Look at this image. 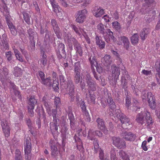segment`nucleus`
I'll use <instances>...</instances> for the list:
<instances>
[{
  "mask_svg": "<svg viewBox=\"0 0 160 160\" xmlns=\"http://www.w3.org/2000/svg\"><path fill=\"white\" fill-rule=\"evenodd\" d=\"M10 79H9V78L7 80H6V82H5V86H3L4 87V88H5L9 85H10V86L11 87V88L13 89H15L16 88V85L13 83L11 82Z\"/></svg>",
  "mask_w": 160,
  "mask_h": 160,
  "instance_id": "37",
  "label": "nucleus"
},
{
  "mask_svg": "<svg viewBox=\"0 0 160 160\" xmlns=\"http://www.w3.org/2000/svg\"><path fill=\"white\" fill-rule=\"evenodd\" d=\"M46 34L45 36L44 41L46 43L48 42V43L50 42H51L53 40H54V38L53 37L50 38L49 36L50 32L48 31L46 29H45Z\"/></svg>",
  "mask_w": 160,
  "mask_h": 160,
  "instance_id": "28",
  "label": "nucleus"
},
{
  "mask_svg": "<svg viewBox=\"0 0 160 160\" xmlns=\"http://www.w3.org/2000/svg\"><path fill=\"white\" fill-rule=\"evenodd\" d=\"M101 61L103 62L105 65H110L112 62L110 56L109 55H106L101 59Z\"/></svg>",
  "mask_w": 160,
  "mask_h": 160,
  "instance_id": "23",
  "label": "nucleus"
},
{
  "mask_svg": "<svg viewBox=\"0 0 160 160\" xmlns=\"http://www.w3.org/2000/svg\"><path fill=\"white\" fill-rule=\"evenodd\" d=\"M80 72L75 73L74 75V81L76 83H78L80 81Z\"/></svg>",
  "mask_w": 160,
  "mask_h": 160,
  "instance_id": "48",
  "label": "nucleus"
},
{
  "mask_svg": "<svg viewBox=\"0 0 160 160\" xmlns=\"http://www.w3.org/2000/svg\"><path fill=\"white\" fill-rule=\"evenodd\" d=\"M74 47L76 52L78 53L80 56H82V55L83 50L81 44L78 43L76 44Z\"/></svg>",
  "mask_w": 160,
  "mask_h": 160,
  "instance_id": "33",
  "label": "nucleus"
},
{
  "mask_svg": "<svg viewBox=\"0 0 160 160\" xmlns=\"http://www.w3.org/2000/svg\"><path fill=\"white\" fill-rule=\"evenodd\" d=\"M59 82L57 81H54L53 83L52 84V87L54 91H57L59 89Z\"/></svg>",
  "mask_w": 160,
  "mask_h": 160,
  "instance_id": "55",
  "label": "nucleus"
},
{
  "mask_svg": "<svg viewBox=\"0 0 160 160\" xmlns=\"http://www.w3.org/2000/svg\"><path fill=\"white\" fill-rule=\"evenodd\" d=\"M83 113L84 115V118L86 121L88 122H90L91 121V118L88 111H86Z\"/></svg>",
  "mask_w": 160,
  "mask_h": 160,
  "instance_id": "54",
  "label": "nucleus"
},
{
  "mask_svg": "<svg viewBox=\"0 0 160 160\" xmlns=\"http://www.w3.org/2000/svg\"><path fill=\"white\" fill-rule=\"evenodd\" d=\"M44 106H45L47 111L48 114L50 115H51V108L50 107L49 104L48 103V100L47 101H45V102H43Z\"/></svg>",
  "mask_w": 160,
  "mask_h": 160,
  "instance_id": "46",
  "label": "nucleus"
},
{
  "mask_svg": "<svg viewBox=\"0 0 160 160\" xmlns=\"http://www.w3.org/2000/svg\"><path fill=\"white\" fill-rule=\"evenodd\" d=\"M92 13L93 15L96 18L101 17L104 13V10L102 9L100 7H94Z\"/></svg>",
  "mask_w": 160,
  "mask_h": 160,
  "instance_id": "14",
  "label": "nucleus"
},
{
  "mask_svg": "<svg viewBox=\"0 0 160 160\" xmlns=\"http://www.w3.org/2000/svg\"><path fill=\"white\" fill-rule=\"evenodd\" d=\"M106 100V101H105V102H107L109 105L114 102L112 98L110 96H108Z\"/></svg>",
  "mask_w": 160,
  "mask_h": 160,
  "instance_id": "64",
  "label": "nucleus"
},
{
  "mask_svg": "<svg viewBox=\"0 0 160 160\" xmlns=\"http://www.w3.org/2000/svg\"><path fill=\"white\" fill-rule=\"evenodd\" d=\"M89 60L90 62L92 67H93L94 66L96 67L98 65L95 56L92 57V59L91 57H90L89 58Z\"/></svg>",
  "mask_w": 160,
  "mask_h": 160,
  "instance_id": "45",
  "label": "nucleus"
},
{
  "mask_svg": "<svg viewBox=\"0 0 160 160\" xmlns=\"http://www.w3.org/2000/svg\"><path fill=\"white\" fill-rule=\"evenodd\" d=\"M51 155L53 157H56L58 156V151L57 148L55 146L52 145L51 146Z\"/></svg>",
  "mask_w": 160,
  "mask_h": 160,
  "instance_id": "31",
  "label": "nucleus"
},
{
  "mask_svg": "<svg viewBox=\"0 0 160 160\" xmlns=\"http://www.w3.org/2000/svg\"><path fill=\"white\" fill-rule=\"evenodd\" d=\"M28 32L29 35V39L35 42V40L37 36L36 33L33 32L32 29H29L28 30Z\"/></svg>",
  "mask_w": 160,
  "mask_h": 160,
  "instance_id": "26",
  "label": "nucleus"
},
{
  "mask_svg": "<svg viewBox=\"0 0 160 160\" xmlns=\"http://www.w3.org/2000/svg\"><path fill=\"white\" fill-rule=\"evenodd\" d=\"M10 122L6 119H3L2 120L1 126L3 132L6 137H8L10 135Z\"/></svg>",
  "mask_w": 160,
  "mask_h": 160,
  "instance_id": "5",
  "label": "nucleus"
},
{
  "mask_svg": "<svg viewBox=\"0 0 160 160\" xmlns=\"http://www.w3.org/2000/svg\"><path fill=\"white\" fill-rule=\"evenodd\" d=\"M147 142L146 140L144 141L142 143L141 147L144 151H147L148 150V147L146 145Z\"/></svg>",
  "mask_w": 160,
  "mask_h": 160,
  "instance_id": "60",
  "label": "nucleus"
},
{
  "mask_svg": "<svg viewBox=\"0 0 160 160\" xmlns=\"http://www.w3.org/2000/svg\"><path fill=\"white\" fill-rule=\"evenodd\" d=\"M51 77H48L46 78H44L42 81V83L48 86H51Z\"/></svg>",
  "mask_w": 160,
  "mask_h": 160,
  "instance_id": "43",
  "label": "nucleus"
},
{
  "mask_svg": "<svg viewBox=\"0 0 160 160\" xmlns=\"http://www.w3.org/2000/svg\"><path fill=\"white\" fill-rule=\"evenodd\" d=\"M8 73V70L7 68L4 67L0 69V79L3 85L5 86V82L9 78Z\"/></svg>",
  "mask_w": 160,
  "mask_h": 160,
  "instance_id": "8",
  "label": "nucleus"
},
{
  "mask_svg": "<svg viewBox=\"0 0 160 160\" xmlns=\"http://www.w3.org/2000/svg\"><path fill=\"white\" fill-rule=\"evenodd\" d=\"M111 71L112 76L114 78V82L116 84L120 74L119 68L116 66L113 65L111 67Z\"/></svg>",
  "mask_w": 160,
  "mask_h": 160,
  "instance_id": "10",
  "label": "nucleus"
},
{
  "mask_svg": "<svg viewBox=\"0 0 160 160\" xmlns=\"http://www.w3.org/2000/svg\"><path fill=\"white\" fill-rule=\"evenodd\" d=\"M97 29L100 33L102 34L103 37L107 42H108L111 40L112 41H115L113 32L109 29H105L104 28V25L102 24H98L97 26Z\"/></svg>",
  "mask_w": 160,
  "mask_h": 160,
  "instance_id": "2",
  "label": "nucleus"
},
{
  "mask_svg": "<svg viewBox=\"0 0 160 160\" xmlns=\"http://www.w3.org/2000/svg\"><path fill=\"white\" fill-rule=\"evenodd\" d=\"M119 41H121L123 43L124 47L127 50H128L129 48L130 42L128 38L125 36H122L118 38Z\"/></svg>",
  "mask_w": 160,
  "mask_h": 160,
  "instance_id": "18",
  "label": "nucleus"
},
{
  "mask_svg": "<svg viewBox=\"0 0 160 160\" xmlns=\"http://www.w3.org/2000/svg\"><path fill=\"white\" fill-rule=\"evenodd\" d=\"M150 32L149 29L145 28L142 29L140 33V36L142 40H145L147 37L148 34Z\"/></svg>",
  "mask_w": 160,
  "mask_h": 160,
  "instance_id": "25",
  "label": "nucleus"
},
{
  "mask_svg": "<svg viewBox=\"0 0 160 160\" xmlns=\"http://www.w3.org/2000/svg\"><path fill=\"white\" fill-rule=\"evenodd\" d=\"M71 27L72 30L74 31L76 34L79 36L82 35L84 36L87 34L84 30L82 28H78L74 24L71 25Z\"/></svg>",
  "mask_w": 160,
  "mask_h": 160,
  "instance_id": "17",
  "label": "nucleus"
},
{
  "mask_svg": "<svg viewBox=\"0 0 160 160\" xmlns=\"http://www.w3.org/2000/svg\"><path fill=\"white\" fill-rule=\"evenodd\" d=\"M47 56L44 53H43L42 57L40 60V64L42 67H45L47 64Z\"/></svg>",
  "mask_w": 160,
  "mask_h": 160,
  "instance_id": "32",
  "label": "nucleus"
},
{
  "mask_svg": "<svg viewBox=\"0 0 160 160\" xmlns=\"http://www.w3.org/2000/svg\"><path fill=\"white\" fill-rule=\"evenodd\" d=\"M37 102V100L35 99L33 96L30 97L29 100L28 109V113L30 116L31 117L33 116L34 112L33 110Z\"/></svg>",
  "mask_w": 160,
  "mask_h": 160,
  "instance_id": "6",
  "label": "nucleus"
},
{
  "mask_svg": "<svg viewBox=\"0 0 160 160\" xmlns=\"http://www.w3.org/2000/svg\"><path fill=\"white\" fill-rule=\"evenodd\" d=\"M94 132H92V131L91 130H89L88 131V138L89 139H90L91 140H92L93 139H94L95 140V139H96V138L94 139L93 138L94 136Z\"/></svg>",
  "mask_w": 160,
  "mask_h": 160,
  "instance_id": "52",
  "label": "nucleus"
},
{
  "mask_svg": "<svg viewBox=\"0 0 160 160\" xmlns=\"http://www.w3.org/2000/svg\"><path fill=\"white\" fill-rule=\"evenodd\" d=\"M58 52L60 54H64L65 52V45L62 43H60L58 46Z\"/></svg>",
  "mask_w": 160,
  "mask_h": 160,
  "instance_id": "47",
  "label": "nucleus"
},
{
  "mask_svg": "<svg viewBox=\"0 0 160 160\" xmlns=\"http://www.w3.org/2000/svg\"><path fill=\"white\" fill-rule=\"evenodd\" d=\"M113 28L117 31H119L121 28V26L119 22L117 21L113 22H112Z\"/></svg>",
  "mask_w": 160,
  "mask_h": 160,
  "instance_id": "41",
  "label": "nucleus"
},
{
  "mask_svg": "<svg viewBox=\"0 0 160 160\" xmlns=\"http://www.w3.org/2000/svg\"><path fill=\"white\" fill-rule=\"evenodd\" d=\"M131 97L128 95H127L125 100V105L126 107L128 108L130 105Z\"/></svg>",
  "mask_w": 160,
  "mask_h": 160,
  "instance_id": "50",
  "label": "nucleus"
},
{
  "mask_svg": "<svg viewBox=\"0 0 160 160\" xmlns=\"http://www.w3.org/2000/svg\"><path fill=\"white\" fill-rule=\"evenodd\" d=\"M96 122L98 123V128L101 130L104 129L105 126L103 119L100 118H98L97 119Z\"/></svg>",
  "mask_w": 160,
  "mask_h": 160,
  "instance_id": "29",
  "label": "nucleus"
},
{
  "mask_svg": "<svg viewBox=\"0 0 160 160\" xmlns=\"http://www.w3.org/2000/svg\"><path fill=\"white\" fill-rule=\"evenodd\" d=\"M87 13L88 11L86 9L77 11L75 15L76 22L79 23H83L86 18Z\"/></svg>",
  "mask_w": 160,
  "mask_h": 160,
  "instance_id": "4",
  "label": "nucleus"
},
{
  "mask_svg": "<svg viewBox=\"0 0 160 160\" xmlns=\"http://www.w3.org/2000/svg\"><path fill=\"white\" fill-rule=\"evenodd\" d=\"M158 85H157V84L155 82H152L151 84L152 89V90H159L160 89V82L158 83Z\"/></svg>",
  "mask_w": 160,
  "mask_h": 160,
  "instance_id": "51",
  "label": "nucleus"
},
{
  "mask_svg": "<svg viewBox=\"0 0 160 160\" xmlns=\"http://www.w3.org/2000/svg\"><path fill=\"white\" fill-rule=\"evenodd\" d=\"M81 67L80 62L75 63L74 66V71L75 73L80 72Z\"/></svg>",
  "mask_w": 160,
  "mask_h": 160,
  "instance_id": "42",
  "label": "nucleus"
},
{
  "mask_svg": "<svg viewBox=\"0 0 160 160\" xmlns=\"http://www.w3.org/2000/svg\"><path fill=\"white\" fill-rule=\"evenodd\" d=\"M85 78L89 90L95 91L97 89V85L96 83L92 81L90 74L87 73L86 75Z\"/></svg>",
  "mask_w": 160,
  "mask_h": 160,
  "instance_id": "7",
  "label": "nucleus"
},
{
  "mask_svg": "<svg viewBox=\"0 0 160 160\" xmlns=\"http://www.w3.org/2000/svg\"><path fill=\"white\" fill-rule=\"evenodd\" d=\"M116 112L115 116L120 120L122 123V127L123 129L128 128V126L130 125L131 122L128 118L122 113L119 109H116L115 110Z\"/></svg>",
  "mask_w": 160,
  "mask_h": 160,
  "instance_id": "3",
  "label": "nucleus"
},
{
  "mask_svg": "<svg viewBox=\"0 0 160 160\" xmlns=\"http://www.w3.org/2000/svg\"><path fill=\"white\" fill-rule=\"evenodd\" d=\"M13 73L16 77H20L22 75V71L21 68L16 67L14 68Z\"/></svg>",
  "mask_w": 160,
  "mask_h": 160,
  "instance_id": "24",
  "label": "nucleus"
},
{
  "mask_svg": "<svg viewBox=\"0 0 160 160\" xmlns=\"http://www.w3.org/2000/svg\"><path fill=\"white\" fill-rule=\"evenodd\" d=\"M54 104L57 109H59V110L60 111V112H58V113L59 115H60L62 113V108L60 98L58 97H55L54 99Z\"/></svg>",
  "mask_w": 160,
  "mask_h": 160,
  "instance_id": "19",
  "label": "nucleus"
},
{
  "mask_svg": "<svg viewBox=\"0 0 160 160\" xmlns=\"http://www.w3.org/2000/svg\"><path fill=\"white\" fill-rule=\"evenodd\" d=\"M58 121L59 119H56V121H54L53 119V122H50V129L52 132H54L55 131H58Z\"/></svg>",
  "mask_w": 160,
  "mask_h": 160,
  "instance_id": "22",
  "label": "nucleus"
},
{
  "mask_svg": "<svg viewBox=\"0 0 160 160\" xmlns=\"http://www.w3.org/2000/svg\"><path fill=\"white\" fill-rule=\"evenodd\" d=\"M62 6L65 8H69V4L66 0H60Z\"/></svg>",
  "mask_w": 160,
  "mask_h": 160,
  "instance_id": "53",
  "label": "nucleus"
},
{
  "mask_svg": "<svg viewBox=\"0 0 160 160\" xmlns=\"http://www.w3.org/2000/svg\"><path fill=\"white\" fill-rule=\"evenodd\" d=\"M112 144L115 146L116 147H119L120 148V146L119 145V143L120 140V138L119 137H113L112 138Z\"/></svg>",
  "mask_w": 160,
  "mask_h": 160,
  "instance_id": "40",
  "label": "nucleus"
},
{
  "mask_svg": "<svg viewBox=\"0 0 160 160\" xmlns=\"http://www.w3.org/2000/svg\"><path fill=\"white\" fill-rule=\"evenodd\" d=\"M25 157L26 160H31L32 158L31 152H24Z\"/></svg>",
  "mask_w": 160,
  "mask_h": 160,
  "instance_id": "57",
  "label": "nucleus"
},
{
  "mask_svg": "<svg viewBox=\"0 0 160 160\" xmlns=\"http://www.w3.org/2000/svg\"><path fill=\"white\" fill-rule=\"evenodd\" d=\"M136 121L141 125L145 123V125L148 128H151L153 122L150 113L147 110L142 111L136 116Z\"/></svg>",
  "mask_w": 160,
  "mask_h": 160,
  "instance_id": "1",
  "label": "nucleus"
},
{
  "mask_svg": "<svg viewBox=\"0 0 160 160\" xmlns=\"http://www.w3.org/2000/svg\"><path fill=\"white\" fill-rule=\"evenodd\" d=\"M22 157L21 152L18 149H17L15 151V158Z\"/></svg>",
  "mask_w": 160,
  "mask_h": 160,
  "instance_id": "63",
  "label": "nucleus"
},
{
  "mask_svg": "<svg viewBox=\"0 0 160 160\" xmlns=\"http://www.w3.org/2000/svg\"><path fill=\"white\" fill-rule=\"evenodd\" d=\"M121 136L126 141H133L135 139V137L134 134L131 132H122L121 135Z\"/></svg>",
  "mask_w": 160,
  "mask_h": 160,
  "instance_id": "13",
  "label": "nucleus"
},
{
  "mask_svg": "<svg viewBox=\"0 0 160 160\" xmlns=\"http://www.w3.org/2000/svg\"><path fill=\"white\" fill-rule=\"evenodd\" d=\"M156 70L158 73H157L156 74V76H158V77L160 78V62L158 63V62H157L156 63Z\"/></svg>",
  "mask_w": 160,
  "mask_h": 160,
  "instance_id": "58",
  "label": "nucleus"
},
{
  "mask_svg": "<svg viewBox=\"0 0 160 160\" xmlns=\"http://www.w3.org/2000/svg\"><path fill=\"white\" fill-rule=\"evenodd\" d=\"M67 88L68 89V94L70 98L71 101H73L74 99V86L72 81L71 80H68L67 82Z\"/></svg>",
  "mask_w": 160,
  "mask_h": 160,
  "instance_id": "9",
  "label": "nucleus"
},
{
  "mask_svg": "<svg viewBox=\"0 0 160 160\" xmlns=\"http://www.w3.org/2000/svg\"><path fill=\"white\" fill-rule=\"evenodd\" d=\"M147 95L149 106L152 109H154L156 106V102L154 95L151 92H148Z\"/></svg>",
  "mask_w": 160,
  "mask_h": 160,
  "instance_id": "11",
  "label": "nucleus"
},
{
  "mask_svg": "<svg viewBox=\"0 0 160 160\" xmlns=\"http://www.w3.org/2000/svg\"><path fill=\"white\" fill-rule=\"evenodd\" d=\"M68 42L69 46L72 47V44L74 46L76 44L79 43L75 38L71 36L68 40Z\"/></svg>",
  "mask_w": 160,
  "mask_h": 160,
  "instance_id": "27",
  "label": "nucleus"
},
{
  "mask_svg": "<svg viewBox=\"0 0 160 160\" xmlns=\"http://www.w3.org/2000/svg\"><path fill=\"white\" fill-rule=\"evenodd\" d=\"M80 105L82 109V111L83 113L87 111L86 109V106L84 101L81 100L80 101Z\"/></svg>",
  "mask_w": 160,
  "mask_h": 160,
  "instance_id": "49",
  "label": "nucleus"
},
{
  "mask_svg": "<svg viewBox=\"0 0 160 160\" xmlns=\"http://www.w3.org/2000/svg\"><path fill=\"white\" fill-rule=\"evenodd\" d=\"M119 155L123 160H130L128 155L122 150H121L119 152Z\"/></svg>",
  "mask_w": 160,
  "mask_h": 160,
  "instance_id": "36",
  "label": "nucleus"
},
{
  "mask_svg": "<svg viewBox=\"0 0 160 160\" xmlns=\"http://www.w3.org/2000/svg\"><path fill=\"white\" fill-rule=\"evenodd\" d=\"M93 144L94 151L96 153H97L98 151H99L100 149H101V148H99L98 141L97 139H95L93 141Z\"/></svg>",
  "mask_w": 160,
  "mask_h": 160,
  "instance_id": "39",
  "label": "nucleus"
},
{
  "mask_svg": "<svg viewBox=\"0 0 160 160\" xmlns=\"http://www.w3.org/2000/svg\"><path fill=\"white\" fill-rule=\"evenodd\" d=\"M32 150V144L31 142L30 138H28L25 139L24 142V152H31Z\"/></svg>",
  "mask_w": 160,
  "mask_h": 160,
  "instance_id": "16",
  "label": "nucleus"
},
{
  "mask_svg": "<svg viewBox=\"0 0 160 160\" xmlns=\"http://www.w3.org/2000/svg\"><path fill=\"white\" fill-rule=\"evenodd\" d=\"M23 19L25 22L28 25L31 24L30 17V16L29 15L28 13L26 12H22Z\"/></svg>",
  "mask_w": 160,
  "mask_h": 160,
  "instance_id": "34",
  "label": "nucleus"
},
{
  "mask_svg": "<svg viewBox=\"0 0 160 160\" xmlns=\"http://www.w3.org/2000/svg\"><path fill=\"white\" fill-rule=\"evenodd\" d=\"M119 145L120 146L119 148V147H117L118 148L120 149L121 148H126V142L125 141H123L120 142V141H119Z\"/></svg>",
  "mask_w": 160,
  "mask_h": 160,
  "instance_id": "62",
  "label": "nucleus"
},
{
  "mask_svg": "<svg viewBox=\"0 0 160 160\" xmlns=\"http://www.w3.org/2000/svg\"><path fill=\"white\" fill-rule=\"evenodd\" d=\"M9 29H10L11 34L14 36H16L17 34V31L15 26L13 25L12 22L7 24Z\"/></svg>",
  "mask_w": 160,
  "mask_h": 160,
  "instance_id": "30",
  "label": "nucleus"
},
{
  "mask_svg": "<svg viewBox=\"0 0 160 160\" xmlns=\"http://www.w3.org/2000/svg\"><path fill=\"white\" fill-rule=\"evenodd\" d=\"M73 138L76 143L77 149L81 152H83L84 149L81 139L76 135H75Z\"/></svg>",
  "mask_w": 160,
  "mask_h": 160,
  "instance_id": "15",
  "label": "nucleus"
},
{
  "mask_svg": "<svg viewBox=\"0 0 160 160\" xmlns=\"http://www.w3.org/2000/svg\"><path fill=\"white\" fill-rule=\"evenodd\" d=\"M12 53L11 51H9L6 53V57L8 61H10L12 60Z\"/></svg>",
  "mask_w": 160,
  "mask_h": 160,
  "instance_id": "56",
  "label": "nucleus"
},
{
  "mask_svg": "<svg viewBox=\"0 0 160 160\" xmlns=\"http://www.w3.org/2000/svg\"><path fill=\"white\" fill-rule=\"evenodd\" d=\"M96 43L98 45L100 49H103L105 47V43L103 41L101 38L98 36L96 37Z\"/></svg>",
  "mask_w": 160,
  "mask_h": 160,
  "instance_id": "21",
  "label": "nucleus"
},
{
  "mask_svg": "<svg viewBox=\"0 0 160 160\" xmlns=\"http://www.w3.org/2000/svg\"><path fill=\"white\" fill-rule=\"evenodd\" d=\"M52 112L53 119H54V121H56V119H59L57 118L56 117L57 114L59 115L58 112H60L59 109H57L56 108L55 109H52Z\"/></svg>",
  "mask_w": 160,
  "mask_h": 160,
  "instance_id": "44",
  "label": "nucleus"
},
{
  "mask_svg": "<svg viewBox=\"0 0 160 160\" xmlns=\"http://www.w3.org/2000/svg\"><path fill=\"white\" fill-rule=\"evenodd\" d=\"M12 48L13 50L14 51V52L15 54V56L16 55H18L20 54L19 51L18 49V47H17V45L15 44L12 46Z\"/></svg>",
  "mask_w": 160,
  "mask_h": 160,
  "instance_id": "59",
  "label": "nucleus"
},
{
  "mask_svg": "<svg viewBox=\"0 0 160 160\" xmlns=\"http://www.w3.org/2000/svg\"><path fill=\"white\" fill-rule=\"evenodd\" d=\"M99 152V158L100 159V160H103L104 157V153L103 151L101 149H100V150Z\"/></svg>",
  "mask_w": 160,
  "mask_h": 160,
  "instance_id": "61",
  "label": "nucleus"
},
{
  "mask_svg": "<svg viewBox=\"0 0 160 160\" xmlns=\"http://www.w3.org/2000/svg\"><path fill=\"white\" fill-rule=\"evenodd\" d=\"M51 23L54 32L57 37L58 38H61L62 33L57 21L55 19H53L51 20Z\"/></svg>",
  "mask_w": 160,
  "mask_h": 160,
  "instance_id": "12",
  "label": "nucleus"
},
{
  "mask_svg": "<svg viewBox=\"0 0 160 160\" xmlns=\"http://www.w3.org/2000/svg\"><path fill=\"white\" fill-rule=\"evenodd\" d=\"M52 7L53 10L54 12L57 14V15L59 16H62V14L61 13V14H59V15L58 14V13H59L60 12L59 10V8H60L59 6L58 5V4L57 3L52 4Z\"/></svg>",
  "mask_w": 160,
  "mask_h": 160,
  "instance_id": "35",
  "label": "nucleus"
},
{
  "mask_svg": "<svg viewBox=\"0 0 160 160\" xmlns=\"http://www.w3.org/2000/svg\"><path fill=\"white\" fill-rule=\"evenodd\" d=\"M138 35L137 34H135L131 37V42L132 44L134 45L138 42Z\"/></svg>",
  "mask_w": 160,
  "mask_h": 160,
  "instance_id": "38",
  "label": "nucleus"
},
{
  "mask_svg": "<svg viewBox=\"0 0 160 160\" xmlns=\"http://www.w3.org/2000/svg\"><path fill=\"white\" fill-rule=\"evenodd\" d=\"M86 98L89 104H94L95 103L96 96L94 94H92L89 91V94H87Z\"/></svg>",
  "mask_w": 160,
  "mask_h": 160,
  "instance_id": "20",
  "label": "nucleus"
}]
</instances>
